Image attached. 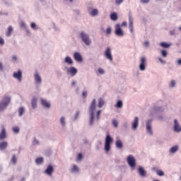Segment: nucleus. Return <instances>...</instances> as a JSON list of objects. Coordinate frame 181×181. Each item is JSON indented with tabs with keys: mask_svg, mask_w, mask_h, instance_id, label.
I'll use <instances>...</instances> for the list:
<instances>
[{
	"mask_svg": "<svg viewBox=\"0 0 181 181\" xmlns=\"http://www.w3.org/2000/svg\"><path fill=\"white\" fill-rule=\"evenodd\" d=\"M33 145L36 146L39 145V141L36 139V138H34L33 141Z\"/></svg>",
	"mask_w": 181,
	"mask_h": 181,
	"instance_id": "nucleus-50",
	"label": "nucleus"
},
{
	"mask_svg": "<svg viewBox=\"0 0 181 181\" xmlns=\"http://www.w3.org/2000/svg\"><path fill=\"white\" fill-rule=\"evenodd\" d=\"M4 139H6V129L5 127H2L0 132V141H4Z\"/></svg>",
	"mask_w": 181,
	"mask_h": 181,
	"instance_id": "nucleus-21",
	"label": "nucleus"
},
{
	"mask_svg": "<svg viewBox=\"0 0 181 181\" xmlns=\"http://www.w3.org/2000/svg\"><path fill=\"white\" fill-rule=\"evenodd\" d=\"M129 29L132 35H134V17L132 16V13L129 12Z\"/></svg>",
	"mask_w": 181,
	"mask_h": 181,
	"instance_id": "nucleus-9",
	"label": "nucleus"
},
{
	"mask_svg": "<svg viewBox=\"0 0 181 181\" xmlns=\"http://www.w3.org/2000/svg\"><path fill=\"white\" fill-rule=\"evenodd\" d=\"M0 45H1V46H4V45H5V40H4V39L2 38V37H1V36H0Z\"/></svg>",
	"mask_w": 181,
	"mask_h": 181,
	"instance_id": "nucleus-53",
	"label": "nucleus"
},
{
	"mask_svg": "<svg viewBox=\"0 0 181 181\" xmlns=\"http://www.w3.org/2000/svg\"><path fill=\"white\" fill-rule=\"evenodd\" d=\"M106 33L107 35H111V28L109 27L106 29Z\"/></svg>",
	"mask_w": 181,
	"mask_h": 181,
	"instance_id": "nucleus-56",
	"label": "nucleus"
},
{
	"mask_svg": "<svg viewBox=\"0 0 181 181\" xmlns=\"http://www.w3.org/2000/svg\"><path fill=\"white\" fill-rule=\"evenodd\" d=\"M105 57L107 60H109V62H112V54L111 53L110 47L106 48L105 51Z\"/></svg>",
	"mask_w": 181,
	"mask_h": 181,
	"instance_id": "nucleus-14",
	"label": "nucleus"
},
{
	"mask_svg": "<svg viewBox=\"0 0 181 181\" xmlns=\"http://www.w3.org/2000/svg\"><path fill=\"white\" fill-rule=\"evenodd\" d=\"M170 35L171 36H175V35H176V33L175 32V30H170Z\"/></svg>",
	"mask_w": 181,
	"mask_h": 181,
	"instance_id": "nucleus-62",
	"label": "nucleus"
},
{
	"mask_svg": "<svg viewBox=\"0 0 181 181\" xmlns=\"http://www.w3.org/2000/svg\"><path fill=\"white\" fill-rule=\"evenodd\" d=\"M13 78L17 80V81H18V83H22V77H23L22 76V71L18 70L17 72H13Z\"/></svg>",
	"mask_w": 181,
	"mask_h": 181,
	"instance_id": "nucleus-13",
	"label": "nucleus"
},
{
	"mask_svg": "<svg viewBox=\"0 0 181 181\" xmlns=\"http://www.w3.org/2000/svg\"><path fill=\"white\" fill-rule=\"evenodd\" d=\"M59 124L62 128H65L67 125V122L66 121V117L62 116L59 119Z\"/></svg>",
	"mask_w": 181,
	"mask_h": 181,
	"instance_id": "nucleus-22",
	"label": "nucleus"
},
{
	"mask_svg": "<svg viewBox=\"0 0 181 181\" xmlns=\"http://www.w3.org/2000/svg\"><path fill=\"white\" fill-rule=\"evenodd\" d=\"M151 0H141V4H149Z\"/></svg>",
	"mask_w": 181,
	"mask_h": 181,
	"instance_id": "nucleus-60",
	"label": "nucleus"
},
{
	"mask_svg": "<svg viewBox=\"0 0 181 181\" xmlns=\"http://www.w3.org/2000/svg\"><path fill=\"white\" fill-rule=\"evenodd\" d=\"M54 172V168H53V165H49L45 170L44 173H45V175H47V176H52Z\"/></svg>",
	"mask_w": 181,
	"mask_h": 181,
	"instance_id": "nucleus-15",
	"label": "nucleus"
},
{
	"mask_svg": "<svg viewBox=\"0 0 181 181\" xmlns=\"http://www.w3.org/2000/svg\"><path fill=\"white\" fill-rule=\"evenodd\" d=\"M127 162L131 169L136 168V159L132 155H129L127 158Z\"/></svg>",
	"mask_w": 181,
	"mask_h": 181,
	"instance_id": "nucleus-6",
	"label": "nucleus"
},
{
	"mask_svg": "<svg viewBox=\"0 0 181 181\" xmlns=\"http://www.w3.org/2000/svg\"><path fill=\"white\" fill-rule=\"evenodd\" d=\"M114 142V139L111 137V135H110L109 133L106 134L105 139V146L104 150L105 152H110L111 151V144Z\"/></svg>",
	"mask_w": 181,
	"mask_h": 181,
	"instance_id": "nucleus-4",
	"label": "nucleus"
},
{
	"mask_svg": "<svg viewBox=\"0 0 181 181\" xmlns=\"http://www.w3.org/2000/svg\"><path fill=\"white\" fill-rule=\"evenodd\" d=\"M30 28L31 29H33V30H36V29H37V26L35 23H31Z\"/></svg>",
	"mask_w": 181,
	"mask_h": 181,
	"instance_id": "nucleus-46",
	"label": "nucleus"
},
{
	"mask_svg": "<svg viewBox=\"0 0 181 181\" xmlns=\"http://www.w3.org/2000/svg\"><path fill=\"white\" fill-rule=\"evenodd\" d=\"M158 60L161 63V64H166V61L162 59V58H158Z\"/></svg>",
	"mask_w": 181,
	"mask_h": 181,
	"instance_id": "nucleus-54",
	"label": "nucleus"
},
{
	"mask_svg": "<svg viewBox=\"0 0 181 181\" xmlns=\"http://www.w3.org/2000/svg\"><path fill=\"white\" fill-rule=\"evenodd\" d=\"M64 63H66L69 66H73V64H74V62L73 61V59H71V57L69 56L65 57L64 59Z\"/></svg>",
	"mask_w": 181,
	"mask_h": 181,
	"instance_id": "nucleus-19",
	"label": "nucleus"
},
{
	"mask_svg": "<svg viewBox=\"0 0 181 181\" xmlns=\"http://www.w3.org/2000/svg\"><path fill=\"white\" fill-rule=\"evenodd\" d=\"M127 25H128V23H127V21H123L120 25V28H124V27L127 28Z\"/></svg>",
	"mask_w": 181,
	"mask_h": 181,
	"instance_id": "nucleus-47",
	"label": "nucleus"
},
{
	"mask_svg": "<svg viewBox=\"0 0 181 181\" xmlns=\"http://www.w3.org/2000/svg\"><path fill=\"white\" fill-rule=\"evenodd\" d=\"M98 71L99 74H101V76L105 74V71L103 68H99L98 69Z\"/></svg>",
	"mask_w": 181,
	"mask_h": 181,
	"instance_id": "nucleus-44",
	"label": "nucleus"
},
{
	"mask_svg": "<svg viewBox=\"0 0 181 181\" xmlns=\"http://www.w3.org/2000/svg\"><path fill=\"white\" fill-rule=\"evenodd\" d=\"M40 103H41V105H42V107H44V108L49 109L51 107L50 103L47 100H46L43 98L40 99Z\"/></svg>",
	"mask_w": 181,
	"mask_h": 181,
	"instance_id": "nucleus-20",
	"label": "nucleus"
},
{
	"mask_svg": "<svg viewBox=\"0 0 181 181\" xmlns=\"http://www.w3.org/2000/svg\"><path fill=\"white\" fill-rule=\"evenodd\" d=\"M177 82L175 80L170 81L169 83L170 88H175L176 87Z\"/></svg>",
	"mask_w": 181,
	"mask_h": 181,
	"instance_id": "nucleus-38",
	"label": "nucleus"
},
{
	"mask_svg": "<svg viewBox=\"0 0 181 181\" xmlns=\"http://www.w3.org/2000/svg\"><path fill=\"white\" fill-rule=\"evenodd\" d=\"M53 29L55 32H60V28L56 25V24L53 25Z\"/></svg>",
	"mask_w": 181,
	"mask_h": 181,
	"instance_id": "nucleus-48",
	"label": "nucleus"
},
{
	"mask_svg": "<svg viewBox=\"0 0 181 181\" xmlns=\"http://www.w3.org/2000/svg\"><path fill=\"white\" fill-rule=\"evenodd\" d=\"M144 45L145 47H149V41L145 40Z\"/></svg>",
	"mask_w": 181,
	"mask_h": 181,
	"instance_id": "nucleus-55",
	"label": "nucleus"
},
{
	"mask_svg": "<svg viewBox=\"0 0 181 181\" xmlns=\"http://www.w3.org/2000/svg\"><path fill=\"white\" fill-rule=\"evenodd\" d=\"M8 148V143L6 141H2L0 143V151H5Z\"/></svg>",
	"mask_w": 181,
	"mask_h": 181,
	"instance_id": "nucleus-30",
	"label": "nucleus"
},
{
	"mask_svg": "<svg viewBox=\"0 0 181 181\" xmlns=\"http://www.w3.org/2000/svg\"><path fill=\"white\" fill-rule=\"evenodd\" d=\"M43 162H45V159L43 158V157L37 158L35 159L36 165H42Z\"/></svg>",
	"mask_w": 181,
	"mask_h": 181,
	"instance_id": "nucleus-34",
	"label": "nucleus"
},
{
	"mask_svg": "<svg viewBox=\"0 0 181 181\" xmlns=\"http://www.w3.org/2000/svg\"><path fill=\"white\" fill-rule=\"evenodd\" d=\"M153 110L156 112H163V111H165V108H163V107L160 106H156L153 108Z\"/></svg>",
	"mask_w": 181,
	"mask_h": 181,
	"instance_id": "nucleus-31",
	"label": "nucleus"
},
{
	"mask_svg": "<svg viewBox=\"0 0 181 181\" xmlns=\"http://www.w3.org/2000/svg\"><path fill=\"white\" fill-rule=\"evenodd\" d=\"M139 127V117H135L132 122V131H136Z\"/></svg>",
	"mask_w": 181,
	"mask_h": 181,
	"instance_id": "nucleus-11",
	"label": "nucleus"
},
{
	"mask_svg": "<svg viewBox=\"0 0 181 181\" xmlns=\"http://www.w3.org/2000/svg\"><path fill=\"white\" fill-rule=\"evenodd\" d=\"M18 117H23L25 112V107L22 106L20 108H18Z\"/></svg>",
	"mask_w": 181,
	"mask_h": 181,
	"instance_id": "nucleus-27",
	"label": "nucleus"
},
{
	"mask_svg": "<svg viewBox=\"0 0 181 181\" xmlns=\"http://www.w3.org/2000/svg\"><path fill=\"white\" fill-rule=\"evenodd\" d=\"M115 146L117 149H122L124 148V144H122V141L121 139H117L115 142Z\"/></svg>",
	"mask_w": 181,
	"mask_h": 181,
	"instance_id": "nucleus-25",
	"label": "nucleus"
},
{
	"mask_svg": "<svg viewBox=\"0 0 181 181\" xmlns=\"http://www.w3.org/2000/svg\"><path fill=\"white\" fill-rule=\"evenodd\" d=\"M158 119L159 121H163V116H162V115H158Z\"/></svg>",
	"mask_w": 181,
	"mask_h": 181,
	"instance_id": "nucleus-63",
	"label": "nucleus"
},
{
	"mask_svg": "<svg viewBox=\"0 0 181 181\" xmlns=\"http://www.w3.org/2000/svg\"><path fill=\"white\" fill-rule=\"evenodd\" d=\"M13 31V27L12 25L8 26L7 32L6 33V36L10 37L12 35V32Z\"/></svg>",
	"mask_w": 181,
	"mask_h": 181,
	"instance_id": "nucleus-28",
	"label": "nucleus"
},
{
	"mask_svg": "<svg viewBox=\"0 0 181 181\" xmlns=\"http://www.w3.org/2000/svg\"><path fill=\"white\" fill-rule=\"evenodd\" d=\"M153 119H148L146 121V131L151 136H153V129L152 128Z\"/></svg>",
	"mask_w": 181,
	"mask_h": 181,
	"instance_id": "nucleus-5",
	"label": "nucleus"
},
{
	"mask_svg": "<svg viewBox=\"0 0 181 181\" xmlns=\"http://www.w3.org/2000/svg\"><path fill=\"white\" fill-rule=\"evenodd\" d=\"M78 115H80V112L78 111L75 113V117H74V120L76 121V119H77V118H78Z\"/></svg>",
	"mask_w": 181,
	"mask_h": 181,
	"instance_id": "nucleus-57",
	"label": "nucleus"
},
{
	"mask_svg": "<svg viewBox=\"0 0 181 181\" xmlns=\"http://www.w3.org/2000/svg\"><path fill=\"white\" fill-rule=\"evenodd\" d=\"M78 70L76 69V67L74 66H71L69 67V72L71 77H74V76H76V74H77Z\"/></svg>",
	"mask_w": 181,
	"mask_h": 181,
	"instance_id": "nucleus-24",
	"label": "nucleus"
},
{
	"mask_svg": "<svg viewBox=\"0 0 181 181\" xmlns=\"http://www.w3.org/2000/svg\"><path fill=\"white\" fill-rule=\"evenodd\" d=\"M88 13L89 15H90V16H98V9L97 8H93L91 11H88Z\"/></svg>",
	"mask_w": 181,
	"mask_h": 181,
	"instance_id": "nucleus-29",
	"label": "nucleus"
},
{
	"mask_svg": "<svg viewBox=\"0 0 181 181\" xmlns=\"http://www.w3.org/2000/svg\"><path fill=\"white\" fill-rule=\"evenodd\" d=\"M177 151H179V146L177 145L173 146L169 149L170 153H172V154L176 153Z\"/></svg>",
	"mask_w": 181,
	"mask_h": 181,
	"instance_id": "nucleus-26",
	"label": "nucleus"
},
{
	"mask_svg": "<svg viewBox=\"0 0 181 181\" xmlns=\"http://www.w3.org/2000/svg\"><path fill=\"white\" fill-rule=\"evenodd\" d=\"M4 71V64L2 62H0V71Z\"/></svg>",
	"mask_w": 181,
	"mask_h": 181,
	"instance_id": "nucleus-61",
	"label": "nucleus"
},
{
	"mask_svg": "<svg viewBox=\"0 0 181 181\" xmlns=\"http://www.w3.org/2000/svg\"><path fill=\"white\" fill-rule=\"evenodd\" d=\"M124 2V0H115L116 5H121Z\"/></svg>",
	"mask_w": 181,
	"mask_h": 181,
	"instance_id": "nucleus-52",
	"label": "nucleus"
},
{
	"mask_svg": "<svg viewBox=\"0 0 181 181\" xmlns=\"http://www.w3.org/2000/svg\"><path fill=\"white\" fill-rule=\"evenodd\" d=\"M81 159H83V154L79 153V154L78 155L77 160H81Z\"/></svg>",
	"mask_w": 181,
	"mask_h": 181,
	"instance_id": "nucleus-58",
	"label": "nucleus"
},
{
	"mask_svg": "<svg viewBox=\"0 0 181 181\" xmlns=\"http://www.w3.org/2000/svg\"><path fill=\"white\" fill-rule=\"evenodd\" d=\"M74 59L78 63H83V57L80 52H74Z\"/></svg>",
	"mask_w": 181,
	"mask_h": 181,
	"instance_id": "nucleus-16",
	"label": "nucleus"
},
{
	"mask_svg": "<svg viewBox=\"0 0 181 181\" xmlns=\"http://www.w3.org/2000/svg\"><path fill=\"white\" fill-rule=\"evenodd\" d=\"M122 105H124L122 100H117V102L115 105V108H122Z\"/></svg>",
	"mask_w": 181,
	"mask_h": 181,
	"instance_id": "nucleus-37",
	"label": "nucleus"
},
{
	"mask_svg": "<svg viewBox=\"0 0 181 181\" xmlns=\"http://www.w3.org/2000/svg\"><path fill=\"white\" fill-rule=\"evenodd\" d=\"M20 26L21 29H23V30H25L26 33L28 35H30V30H29L28 25H26V23L24 21H21L20 23Z\"/></svg>",
	"mask_w": 181,
	"mask_h": 181,
	"instance_id": "nucleus-18",
	"label": "nucleus"
},
{
	"mask_svg": "<svg viewBox=\"0 0 181 181\" xmlns=\"http://www.w3.org/2000/svg\"><path fill=\"white\" fill-rule=\"evenodd\" d=\"M12 131L13 132H14V134H19L21 129L19 128V127H13L12 128Z\"/></svg>",
	"mask_w": 181,
	"mask_h": 181,
	"instance_id": "nucleus-41",
	"label": "nucleus"
},
{
	"mask_svg": "<svg viewBox=\"0 0 181 181\" xmlns=\"http://www.w3.org/2000/svg\"><path fill=\"white\" fill-rule=\"evenodd\" d=\"M96 100L93 99L92 102L89 106V125L93 127L95 122L100 121V115H101L102 110H98L95 115V107H96Z\"/></svg>",
	"mask_w": 181,
	"mask_h": 181,
	"instance_id": "nucleus-1",
	"label": "nucleus"
},
{
	"mask_svg": "<svg viewBox=\"0 0 181 181\" xmlns=\"http://www.w3.org/2000/svg\"><path fill=\"white\" fill-rule=\"evenodd\" d=\"M34 81L35 86H42V76L37 72L34 74Z\"/></svg>",
	"mask_w": 181,
	"mask_h": 181,
	"instance_id": "nucleus-12",
	"label": "nucleus"
},
{
	"mask_svg": "<svg viewBox=\"0 0 181 181\" xmlns=\"http://www.w3.org/2000/svg\"><path fill=\"white\" fill-rule=\"evenodd\" d=\"M115 35L116 36H118L119 37H122L123 36H124L125 33L124 32V30L121 28V24L117 23V24L115 25Z\"/></svg>",
	"mask_w": 181,
	"mask_h": 181,
	"instance_id": "nucleus-7",
	"label": "nucleus"
},
{
	"mask_svg": "<svg viewBox=\"0 0 181 181\" xmlns=\"http://www.w3.org/2000/svg\"><path fill=\"white\" fill-rule=\"evenodd\" d=\"M156 175L157 176H165V173L162 170H156Z\"/></svg>",
	"mask_w": 181,
	"mask_h": 181,
	"instance_id": "nucleus-40",
	"label": "nucleus"
},
{
	"mask_svg": "<svg viewBox=\"0 0 181 181\" xmlns=\"http://www.w3.org/2000/svg\"><path fill=\"white\" fill-rule=\"evenodd\" d=\"M78 167L76 165H73V167L71 168V173L77 174L78 173Z\"/></svg>",
	"mask_w": 181,
	"mask_h": 181,
	"instance_id": "nucleus-35",
	"label": "nucleus"
},
{
	"mask_svg": "<svg viewBox=\"0 0 181 181\" xmlns=\"http://www.w3.org/2000/svg\"><path fill=\"white\" fill-rule=\"evenodd\" d=\"M177 66H181V58L177 61Z\"/></svg>",
	"mask_w": 181,
	"mask_h": 181,
	"instance_id": "nucleus-64",
	"label": "nucleus"
},
{
	"mask_svg": "<svg viewBox=\"0 0 181 181\" xmlns=\"http://www.w3.org/2000/svg\"><path fill=\"white\" fill-rule=\"evenodd\" d=\"M65 1L68 5H71L73 4V0H65Z\"/></svg>",
	"mask_w": 181,
	"mask_h": 181,
	"instance_id": "nucleus-59",
	"label": "nucleus"
},
{
	"mask_svg": "<svg viewBox=\"0 0 181 181\" xmlns=\"http://www.w3.org/2000/svg\"><path fill=\"white\" fill-rule=\"evenodd\" d=\"M79 37L86 46H90L93 43V40H91V37H90V34L86 33V31H81L79 33Z\"/></svg>",
	"mask_w": 181,
	"mask_h": 181,
	"instance_id": "nucleus-3",
	"label": "nucleus"
},
{
	"mask_svg": "<svg viewBox=\"0 0 181 181\" xmlns=\"http://www.w3.org/2000/svg\"><path fill=\"white\" fill-rule=\"evenodd\" d=\"M160 46L161 47H163L164 49H169L170 47V46H172L171 44H168L165 42H163L160 43Z\"/></svg>",
	"mask_w": 181,
	"mask_h": 181,
	"instance_id": "nucleus-33",
	"label": "nucleus"
},
{
	"mask_svg": "<svg viewBox=\"0 0 181 181\" xmlns=\"http://www.w3.org/2000/svg\"><path fill=\"white\" fill-rule=\"evenodd\" d=\"M173 131L174 132H181V125L180 123L179 122V120L177 119H174L173 120Z\"/></svg>",
	"mask_w": 181,
	"mask_h": 181,
	"instance_id": "nucleus-10",
	"label": "nucleus"
},
{
	"mask_svg": "<svg viewBox=\"0 0 181 181\" xmlns=\"http://www.w3.org/2000/svg\"><path fill=\"white\" fill-rule=\"evenodd\" d=\"M31 107L33 110H36L37 108V98L33 97L31 100Z\"/></svg>",
	"mask_w": 181,
	"mask_h": 181,
	"instance_id": "nucleus-23",
	"label": "nucleus"
},
{
	"mask_svg": "<svg viewBox=\"0 0 181 181\" xmlns=\"http://www.w3.org/2000/svg\"><path fill=\"white\" fill-rule=\"evenodd\" d=\"M87 94H88V93L87 92V90H83L82 92V97L83 98H87Z\"/></svg>",
	"mask_w": 181,
	"mask_h": 181,
	"instance_id": "nucleus-49",
	"label": "nucleus"
},
{
	"mask_svg": "<svg viewBox=\"0 0 181 181\" xmlns=\"http://www.w3.org/2000/svg\"><path fill=\"white\" fill-rule=\"evenodd\" d=\"M110 19L111 21H117L118 15L117 14V13H112L110 14Z\"/></svg>",
	"mask_w": 181,
	"mask_h": 181,
	"instance_id": "nucleus-36",
	"label": "nucleus"
},
{
	"mask_svg": "<svg viewBox=\"0 0 181 181\" xmlns=\"http://www.w3.org/2000/svg\"><path fill=\"white\" fill-rule=\"evenodd\" d=\"M11 95H4L0 101V112H4L8 108V105L11 104Z\"/></svg>",
	"mask_w": 181,
	"mask_h": 181,
	"instance_id": "nucleus-2",
	"label": "nucleus"
},
{
	"mask_svg": "<svg viewBox=\"0 0 181 181\" xmlns=\"http://www.w3.org/2000/svg\"><path fill=\"white\" fill-rule=\"evenodd\" d=\"M112 124L115 128H118V120L114 119L112 122Z\"/></svg>",
	"mask_w": 181,
	"mask_h": 181,
	"instance_id": "nucleus-42",
	"label": "nucleus"
},
{
	"mask_svg": "<svg viewBox=\"0 0 181 181\" xmlns=\"http://www.w3.org/2000/svg\"><path fill=\"white\" fill-rule=\"evenodd\" d=\"M160 54L162 57H163L164 59H166V57H168V51H166V49H162L160 51Z\"/></svg>",
	"mask_w": 181,
	"mask_h": 181,
	"instance_id": "nucleus-39",
	"label": "nucleus"
},
{
	"mask_svg": "<svg viewBox=\"0 0 181 181\" xmlns=\"http://www.w3.org/2000/svg\"><path fill=\"white\" fill-rule=\"evenodd\" d=\"M137 172L141 177H146V170H145L143 166H139L137 169Z\"/></svg>",
	"mask_w": 181,
	"mask_h": 181,
	"instance_id": "nucleus-17",
	"label": "nucleus"
},
{
	"mask_svg": "<svg viewBox=\"0 0 181 181\" xmlns=\"http://www.w3.org/2000/svg\"><path fill=\"white\" fill-rule=\"evenodd\" d=\"M63 71H66V73H69L70 71V68H69L68 66H65L63 69H62Z\"/></svg>",
	"mask_w": 181,
	"mask_h": 181,
	"instance_id": "nucleus-51",
	"label": "nucleus"
},
{
	"mask_svg": "<svg viewBox=\"0 0 181 181\" xmlns=\"http://www.w3.org/2000/svg\"><path fill=\"white\" fill-rule=\"evenodd\" d=\"M139 69L140 71H145L146 70V57L143 56L140 58Z\"/></svg>",
	"mask_w": 181,
	"mask_h": 181,
	"instance_id": "nucleus-8",
	"label": "nucleus"
},
{
	"mask_svg": "<svg viewBox=\"0 0 181 181\" xmlns=\"http://www.w3.org/2000/svg\"><path fill=\"white\" fill-rule=\"evenodd\" d=\"M11 59H12L13 63H17V62L18 61L17 55H13Z\"/></svg>",
	"mask_w": 181,
	"mask_h": 181,
	"instance_id": "nucleus-43",
	"label": "nucleus"
},
{
	"mask_svg": "<svg viewBox=\"0 0 181 181\" xmlns=\"http://www.w3.org/2000/svg\"><path fill=\"white\" fill-rule=\"evenodd\" d=\"M17 160H18V158H16V156L13 155L12 158H11L12 163H13L15 165V163H16Z\"/></svg>",
	"mask_w": 181,
	"mask_h": 181,
	"instance_id": "nucleus-45",
	"label": "nucleus"
},
{
	"mask_svg": "<svg viewBox=\"0 0 181 181\" xmlns=\"http://www.w3.org/2000/svg\"><path fill=\"white\" fill-rule=\"evenodd\" d=\"M98 101V107L99 108H103V107H104V104H105L104 99H103V98H100Z\"/></svg>",
	"mask_w": 181,
	"mask_h": 181,
	"instance_id": "nucleus-32",
	"label": "nucleus"
}]
</instances>
